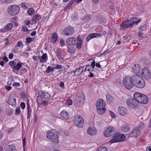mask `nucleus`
Instances as JSON below:
<instances>
[{"mask_svg":"<svg viewBox=\"0 0 151 151\" xmlns=\"http://www.w3.org/2000/svg\"><path fill=\"white\" fill-rule=\"evenodd\" d=\"M140 21V19H138L136 17L131 18L129 20L127 19L122 22L121 25V27L124 28L132 27L134 24H137Z\"/></svg>","mask_w":151,"mask_h":151,"instance_id":"1","label":"nucleus"},{"mask_svg":"<svg viewBox=\"0 0 151 151\" xmlns=\"http://www.w3.org/2000/svg\"><path fill=\"white\" fill-rule=\"evenodd\" d=\"M133 76V86L139 88H142L145 86V83L144 80L138 75Z\"/></svg>","mask_w":151,"mask_h":151,"instance_id":"2","label":"nucleus"},{"mask_svg":"<svg viewBox=\"0 0 151 151\" xmlns=\"http://www.w3.org/2000/svg\"><path fill=\"white\" fill-rule=\"evenodd\" d=\"M47 138L51 140L55 143H58L59 141L58 133L54 130H50L46 134Z\"/></svg>","mask_w":151,"mask_h":151,"instance_id":"3","label":"nucleus"},{"mask_svg":"<svg viewBox=\"0 0 151 151\" xmlns=\"http://www.w3.org/2000/svg\"><path fill=\"white\" fill-rule=\"evenodd\" d=\"M133 97L137 101L138 104H146L148 102V97L145 95L139 93H135L133 95Z\"/></svg>","mask_w":151,"mask_h":151,"instance_id":"4","label":"nucleus"},{"mask_svg":"<svg viewBox=\"0 0 151 151\" xmlns=\"http://www.w3.org/2000/svg\"><path fill=\"white\" fill-rule=\"evenodd\" d=\"M133 76H128L123 80V83L125 87L127 89H130L133 86Z\"/></svg>","mask_w":151,"mask_h":151,"instance_id":"5","label":"nucleus"},{"mask_svg":"<svg viewBox=\"0 0 151 151\" xmlns=\"http://www.w3.org/2000/svg\"><path fill=\"white\" fill-rule=\"evenodd\" d=\"M126 137L124 135L116 133L114 135L113 138L110 140L109 142L111 143H113L118 142H123L126 139Z\"/></svg>","mask_w":151,"mask_h":151,"instance_id":"6","label":"nucleus"},{"mask_svg":"<svg viewBox=\"0 0 151 151\" xmlns=\"http://www.w3.org/2000/svg\"><path fill=\"white\" fill-rule=\"evenodd\" d=\"M20 8L17 5H12L9 6L7 9L8 13L12 15L17 14L19 12Z\"/></svg>","mask_w":151,"mask_h":151,"instance_id":"7","label":"nucleus"},{"mask_svg":"<svg viewBox=\"0 0 151 151\" xmlns=\"http://www.w3.org/2000/svg\"><path fill=\"white\" fill-rule=\"evenodd\" d=\"M74 123L76 126L82 127L84 124L83 119L81 116H77L74 120Z\"/></svg>","mask_w":151,"mask_h":151,"instance_id":"8","label":"nucleus"},{"mask_svg":"<svg viewBox=\"0 0 151 151\" xmlns=\"http://www.w3.org/2000/svg\"><path fill=\"white\" fill-rule=\"evenodd\" d=\"M115 129L112 126H109L106 129L104 132V136L106 137H109L114 134Z\"/></svg>","mask_w":151,"mask_h":151,"instance_id":"9","label":"nucleus"},{"mask_svg":"<svg viewBox=\"0 0 151 151\" xmlns=\"http://www.w3.org/2000/svg\"><path fill=\"white\" fill-rule=\"evenodd\" d=\"M140 74L142 77L146 80L150 78V72L147 68L145 67L142 69V73Z\"/></svg>","mask_w":151,"mask_h":151,"instance_id":"10","label":"nucleus"},{"mask_svg":"<svg viewBox=\"0 0 151 151\" xmlns=\"http://www.w3.org/2000/svg\"><path fill=\"white\" fill-rule=\"evenodd\" d=\"M126 103L128 106L132 108L137 107L139 104L137 101L134 99H129L127 100L126 101Z\"/></svg>","mask_w":151,"mask_h":151,"instance_id":"11","label":"nucleus"},{"mask_svg":"<svg viewBox=\"0 0 151 151\" xmlns=\"http://www.w3.org/2000/svg\"><path fill=\"white\" fill-rule=\"evenodd\" d=\"M63 32L66 36L71 35L74 33V29L72 27H67L63 29Z\"/></svg>","mask_w":151,"mask_h":151,"instance_id":"12","label":"nucleus"},{"mask_svg":"<svg viewBox=\"0 0 151 151\" xmlns=\"http://www.w3.org/2000/svg\"><path fill=\"white\" fill-rule=\"evenodd\" d=\"M140 130L139 128H136L129 133V136L131 137H136L140 134Z\"/></svg>","mask_w":151,"mask_h":151,"instance_id":"13","label":"nucleus"},{"mask_svg":"<svg viewBox=\"0 0 151 151\" xmlns=\"http://www.w3.org/2000/svg\"><path fill=\"white\" fill-rule=\"evenodd\" d=\"M95 65V62L94 60L93 62L91 63V65H87L86 66L85 70L89 72L93 71L94 70Z\"/></svg>","mask_w":151,"mask_h":151,"instance_id":"14","label":"nucleus"},{"mask_svg":"<svg viewBox=\"0 0 151 151\" xmlns=\"http://www.w3.org/2000/svg\"><path fill=\"white\" fill-rule=\"evenodd\" d=\"M101 36V34L99 33H91L87 36L86 40L87 42H88L91 39L95 37H100Z\"/></svg>","mask_w":151,"mask_h":151,"instance_id":"15","label":"nucleus"},{"mask_svg":"<svg viewBox=\"0 0 151 151\" xmlns=\"http://www.w3.org/2000/svg\"><path fill=\"white\" fill-rule=\"evenodd\" d=\"M84 68V66H80L79 68L76 69L74 72L75 75L76 76H80L83 72Z\"/></svg>","mask_w":151,"mask_h":151,"instance_id":"16","label":"nucleus"},{"mask_svg":"<svg viewBox=\"0 0 151 151\" xmlns=\"http://www.w3.org/2000/svg\"><path fill=\"white\" fill-rule=\"evenodd\" d=\"M67 44L70 46H72L76 43V39L74 37L68 38L66 40Z\"/></svg>","mask_w":151,"mask_h":151,"instance_id":"17","label":"nucleus"},{"mask_svg":"<svg viewBox=\"0 0 151 151\" xmlns=\"http://www.w3.org/2000/svg\"><path fill=\"white\" fill-rule=\"evenodd\" d=\"M126 109L122 106H119L117 109V112L118 114L122 116L126 114Z\"/></svg>","mask_w":151,"mask_h":151,"instance_id":"18","label":"nucleus"},{"mask_svg":"<svg viewBox=\"0 0 151 151\" xmlns=\"http://www.w3.org/2000/svg\"><path fill=\"white\" fill-rule=\"evenodd\" d=\"M105 102L104 101L103 99H100L96 102V108H97L105 106Z\"/></svg>","mask_w":151,"mask_h":151,"instance_id":"19","label":"nucleus"},{"mask_svg":"<svg viewBox=\"0 0 151 151\" xmlns=\"http://www.w3.org/2000/svg\"><path fill=\"white\" fill-rule=\"evenodd\" d=\"M40 96L44 99H48L50 98L51 96L47 92L44 91H41Z\"/></svg>","mask_w":151,"mask_h":151,"instance_id":"20","label":"nucleus"},{"mask_svg":"<svg viewBox=\"0 0 151 151\" xmlns=\"http://www.w3.org/2000/svg\"><path fill=\"white\" fill-rule=\"evenodd\" d=\"M61 116L64 119L67 120L70 117V115L68 112L65 111L63 110L60 113Z\"/></svg>","mask_w":151,"mask_h":151,"instance_id":"21","label":"nucleus"},{"mask_svg":"<svg viewBox=\"0 0 151 151\" xmlns=\"http://www.w3.org/2000/svg\"><path fill=\"white\" fill-rule=\"evenodd\" d=\"M134 72L138 74V75L140 74L139 73L140 70V68L139 65V64L135 65L132 68Z\"/></svg>","mask_w":151,"mask_h":151,"instance_id":"22","label":"nucleus"},{"mask_svg":"<svg viewBox=\"0 0 151 151\" xmlns=\"http://www.w3.org/2000/svg\"><path fill=\"white\" fill-rule=\"evenodd\" d=\"M5 150L6 151H15V147L13 145L9 144L6 146Z\"/></svg>","mask_w":151,"mask_h":151,"instance_id":"23","label":"nucleus"},{"mask_svg":"<svg viewBox=\"0 0 151 151\" xmlns=\"http://www.w3.org/2000/svg\"><path fill=\"white\" fill-rule=\"evenodd\" d=\"M85 98V96L83 95H78L76 97L77 101L82 104H83V103L84 100Z\"/></svg>","mask_w":151,"mask_h":151,"instance_id":"24","label":"nucleus"},{"mask_svg":"<svg viewBox=\"0 0 151 151\" xmlns=\"http://www.w3.org/2000/svg\"><path fill=\"white\" fill-rule=\"evenodd\" d=\"M41 16L38 14L34 15L32 18V21L34 24H36L41 19Z\"/></svg>","mask_w":151,"mask_h":151,"instance_id":"25","label":"nucleus"},{"mask_svg":"<svg viewBox=\"0 0 151 151\" xmlns=\"http://www.w3.org/2000/svg\"><path fill=\"white\" fill-rule=\"evenodd\" d=\"M39 57L40 61L41 63L43 62L45 63L47 59V57L46 53H44L42 56Z\"/></svg>","mask_w":151,"mask_h":151,"instance_id":"26","label":"nucleus"},{"mask_svg":"<svg viewBox=\"0 0 151 151\" xmlns=\"http://www.w3.org/2000/svg\"><path fill=\"white\" fill-rule=\"evenodd\" d=\"M87 133L90 135H93L96 134L95 129L94 128L90 127L87 130Z\"/></svg>","mask_w":151,"mask_h":151,"instance_id":"27","label":"nucleus"},{"mask_svg":"<svg viewBox=\"0 0 151 151\" xmlns=\"http://www.w3.org/2000/svg\"><path fill=\"white\" fill-rule=\"evenodd\" d=\"M105 107V106H103L100 108H96L97 112L99 114H102L105 112L106 109Z\"/></svg>","mask_w":151,"mask_h":151,"instance_id":"28","label":"nucleus"},{"mask_svg":"<svg viewBox=\"0 0 151 151\" xmlns=\"http://www.w3.org/2000/svg\"><path fill=\"white\" fill-rule=\"evenodd\" d=\"M58 38V35L56 33L54 32L52 35L51 41L52 42H56Z\"/></svg>","mask_w":151,"mask_h":151,"instance_id":"29","label":"nucleus"},{"mask_svg":"<svg viewBox=\"0 0 151 151\" xmlns=\"http://www.w3.org/2000/svg\"><path fill=\"white\" fill-rule=\"evenodd\" d=\"M9 104L14 107L16 106V99L15 98H12L10 99L9 102Z\"/></svg>","mask_w":151,"mask_h":151,"instance_id":"30","label":"nucleus"},{"mask_svg":"<svg viewBox=\"0 0 151 151\" xmlns=\"http://www.w3.org/2000/svg\"><path fill=\"white\" fill-rule=\"evenodd\" d=\"M42 98L40 96H38L37 98V101L38 105H42V102L43 101Z\"/></svg>","mask_w":151,"mask_h":151,"instance_id":"31","label":"nucleus"},{"mask_svg":"<svg viewBox=\"0 0 151 151\" xmlns=\"http://www.w3.org/2000/svg\"><path fill=\"white\" fill-rule=\"evenodd\" d=\"M57 56L58 58H62L61 51L60 49H58L55 51Z\"/></svg>","mask_w":151,"mask_h":151,"instance_id":"32","label":"nucleus"},{"mask_svg":"<svg viewBox=\"0 0 151 151\" xmlns=\"http://www.w3.org/2000/svg\"><path fill=\"white\" fill-rule=\"evenodd\" d=\"M129 127L127 125L124 126L121 128V130L124 132H128L129 131Z\"/></svg>","mask_w":151,"mask_h":151,"instance_id":"33","label":"nucleus"},{"mask_svg":"<svg viewBox=\"0 0 151 151\" xmlns=\"http://www.w3.org/2000/svg\"><path fill=\"white\" fill-rule=\"evenodd\" d=\"M27 118L28 119H29L31 116V111L30 110V105L28 104H27Z\"/></svg>","mask_w":151,"mask_h":151,"instance_id":"34","label":"nucleus"},{"mask_svg":"<svg viewBox=\"0 0 151 151\" xmlns=\"http://www.w3.org/2000/svg\"><path fill=\"white\" fill-rule=\"evenodd\" d=\"M13 27V25L12 23H9L6 24L4 27V29L6 30L11 29Z\"/></svg>","mask_w":151,"mask_h":151,"instance_id":"35","label":"nucleus"},{"mask_svg":"<svg viewBox=\"0 0 151 151\" xmlns=\"http://www.w3.org/2000/svg\"><path fill=\"white\" fill-rule=\"evenodd\" d=\"M75 49L73 47L69 48L67 50V52L70 54H73L75 53Z\"/></svg>","mask_w":151,"mask_h":151,"instance_id":"36","label":"nucleus"},{"mask_svg":"<svg viewBox=\"0 0 151 151\" xmlns=\"http://www.w3.org/2000/svg\"><path fill=\"white\" fill-rule=\"evenodd\" d=\"M28 14L30 15H32L35 14V11L32 8H30L27 11Z\"/></svg>","mask_w":151,"mask_h":151,"instance_id":"37","label":"nucleus"},{"mask_svg":"<svg viewBox=\"0 0 151 151\" xmlns=\"http://www.w3.org/2000/svg\"><path fill=\"white\" fill-rule=\"evenodd\" d=\"M106 97L107 101L109 102L112 101L113 99V97L109 94L107 95Z\"/></svg>","mask_w":151,"mask_h":151,"instance_id":"38","label":"nucleus"},{"mask_svg":"<svg viewBox=\"0 0 151 151\" xmlns=\"http://www.w3.org/2000/svg\"><path fill=\"white\" fill-rule=\"evenodd\" d=\"M73 0H70L68 3V4L67 6H66V7H65V10H68V9H69L70 6L73 4Z\"/></svg>","mask_w":151,"mask_h":151,"instance_id":"39","label":"nucleus"},{"mask_svg":"<svg viewBox=\"0 0 151 151\" xmlns=\"http://www.w3.org/2000/svg\"><path fill=\"white\" fill-rule=\"evenodd\" d=\"M107 149L106 147H98L97 150L96 151H107Z\"/></svg>","mask_w":151,"mask_h":151,"instance_id":"40","label":"nucleus"},{"mask_svg":"<svg viewBox=\"0 0 151 151\" xmlns=\"http://www.w3.org/2000/svg\"><path fill=\"white\" fill-rule=\"evenodd\" d=\"M22 67V65L21 64L18 63L15 65V66L14 67V69L16 70H18Z\"/></svg>","mask_w":151,"mask_h":151,"instance_id":"41","label":"nucleus"},{"mask_svg":"<svg viewBox=\"0 0 151 151\" xmlns=\"http://www.w3.org/2000/svg\"><path fill=\"white\" fill-rule=\"evenodd\" d=\"M9 63L10 66L12 67V68L14 69V67L15 66L16 64V62L14 60L10 61L9 62Z\"/></svg>","mask_w":151,"mask_h":151,"instance_id":"42","label":"nucleus"},{"mask_svg":"<svg viewBox=\"0 0 151 151\" xmlns=\"http://www.w3.org/2000/svg\"><path fill=\"white\" fill-rule=\"evenodd\" d=\"M54 71V69L53 68L48 66L47 68L46 71L47 73H49L50 72H53Z\"/></svg>","mask_w":151,"mask_h":151,"instance_id":"43","label":"nucleus"},{"mask_svg":"<svg viewBox=\"0 0 151 151\" xmlns=\"http://www.w3.org/2000/svg\"><path fill=\"white\" fill-rule=\"evenodd\" d=\"M83 41L80 40V42H78L76 44V48L78 49H80L81 47V44L83 43Z\"/></svg>","mask_w":151,"mask_h":151,"instance_id":"44","label":"nucleus"},{"mask_svg":"<svg viewBox=\"0 0 151 151\" xmlns=\"http://www.w3.org/2000/svg\"><path fill=\"white\" fill-rule=\"evenodd\" d=\"M14 79L12 78H9L8 79V81L7 83L9 85H11L12 82H14Z\"/></svg>","mask_w":151,"mask_h":151,"instance_id":"45","label":"nucleus"},{"mask_svg":"<svg viewBox=\"0 0 151 151\" xmlns=\"http://www.w3.org/2000/svg\"><path fill=\"white\" fill-rule=\"evenodd\" d=\"M20 112V107H17L15 110V114L16 115H19Z\"/></svg>","mask_w":151,"mask_h":151,"instance_id":"46","label":"nucleus"},{"mask_svg":"<svg viewBox=\"0 0 151 151\" xmlns=\"http://www.w3.org/2000/svg\"><path fill=\"white\" fill-rule=\"evenodd\" d=\"M146 28L145 24H143L140 27H139V29L141 31L144 30Z\"/></svg>","mask_w":151,"mask_h":151,"instance_id":"47","label":"nucleus"},{"mask_svg":"<svg viewBox=\"0 0 151 151\" xmlns=\"http://www.w3.org/2000/svg\"><path fill=\"white\" fill-rule=\"evenodd\" d=\"M2 2L5 3H9L12 2L13 0H1Z\"/></svg>","mask_w":151,"mask_h":151,"instance_id":"48","label":"nucleus"},{"mask_svg":"<svg viewBox=\"0 0 151 151\" xmlns=\"http://www.w3.org/2000/svg\"><path fill=\"white\" fill-rule=\"evenodd\" d=\"M18 47H20L23 46V44L22 41H19L17 43V45Z\"/></svg>","mask_w":151,"mask_h":151,"instance_id":"49","label":"nucleus"},{"mask_svg":"<svg viewBox=\"0 0 151 151\" xmlns=\"http://www.w3.org/2000/svg\"><path fill=\"white\" fill-rule=\"evenodd\" d=\"M26 42L28 43H30L32 40V38L30 37H27L26 39Z\"/></svg>","mask_w":151,"mask_h":151,"instance_id":"50","label":"nucleus"},{"mask_svg":"<svg viewBox=\"0 0 151 151\" xmlns=\"http://www.w3.org/2000/svg\"><path fill=\"white\" fill-rule=\"evenodd\" d=\"M67 103L68 105H70L72 104V101L71 99H69L67 100Z\"/></svg>","mask_w":151,"mask_h":151,"instance_id":"51","label":"nucleus"},{"mask_svg":"<svg viewBox=\"0 0 151 151\" xmlns=\"http://www.w3.org/2000/svg\"><path fill=\"white\" fill-rule=\"evenodd\" d=\"M60 43L61 47H63L64 45L65 41L63 39H62L60 40Z\"/></svg>","mask_w":151,"mask_h":151,"instance_id":"52","label":"nucleus"},{"mask_svg":"<svg viewBox=\"0 0 151 151\" xmlns=\"http://www.w3.org/2000/svg\"><path fill=\"white\" fill-rule=\"evenodd\" d=\"M21 106L22 109H24L25 107V103L23 102H22L21 104Z\"/></svg>","mask_w":151,"mask_h":151,"instance_id":"53","label":"nucleus"},{"mask_svg":"<svg viewBox=\"0 0 151 151\" xmlns=\"http://www.w3.org/2000/svg\"><path fill=\"white\" fill-rule=\"evenodd\" d=\"M20 85V83L18 82H14L13 83V86H19Z\"/></svg>","mask_w":151,"mask_h":151,"instance_id":"54","label":"nucleus"},{"mask_svg":"<svg viewBox=\"0 0 151 151\" xmlns=\"http://www.w3.org/2000/svg\"><path fill=\"white\" fill-rule=\"evenodd\" d=\"M48 101H44L42 102V104H43L44 106H47L48 104Z\"/></svg>","mask_w":151,"mask_h":151,"instance_id":"55","label":"nucleus"},{"mask_svg":"<svg viewBox=\"0 0 151 151\" xmlns=\"http://www.w3.org/2000/svg\"><path fill=\"white\" fill-rule=\"evenodd\" d=\"M62 67V66L61 65H57L55 67V69H59L61 68Z\"/></svg>","mask_w":151,"mask_h":151,"instance_id":"56","label":"nucleus"},{"mask_svg":"<svg viewBox=\"0 0 151 151\" xmlns=\"http://www.w3.org/2000/svg\"><path fill=\"white\" fill-rule=\"evenodd\" d=\"M89 72V74L88 76L89 77H93L94 76L93 73H92L91 71H90Z\"/></svg>","mask_w":151,"mask_h":151,"instance_id":"57","label":"nucleus"},{"mask_svg":"<svg viewBox=\"0 0 151 151\" xmlns=\"http://www.w3.org/2000/svg\"><path fill=\"white\" fill-rule=\"evenodd\" d=\"M109 113L110 114L111 116H112V117H114L115 116V115L114 114L112 111H109Z\"/></svg>","mask_w":151,"mask_h":151,"instance_id":"58","label":"nucleus"},{"mask_svg":"<svg viewBox=\"0 0 151 151\" xmlns=\"http://www.w3.org/2000/svg\"><path fill=\"white\" fill-rule=\"evenodd\" d=\"M3 60L6 62H7L9 61L8 58L6 56H4L3 58Z\"/></svg>","mask_w":151,"mask_h":151,"instance_id":"59","label":"nucleus"},{"mask_svg":"<svg viewBox=\"0 0 151 151\" xmlns=\"http://www.w3.org/2000/svg\"><path fill=\"white\" fill-rule=\"evenodd\" d=\"M13 57V54L12 53H10L9 55V58L10 59H12Z\"/></svg>","mask_w":151,"mask_h":151,"instance_id":"60","label":"nucleus"},{"mask_svg":"<svg viewBox=\"0 0 151 151\" xmlns=\"http://www.w3.org/2000/svg\"><path fill=\"white\" fill-rule=\"evenodd\" d=\"M60 86L61 87L63 88L64 87V83L63 82H61L60 84Z\"/></svg>","mask_w":151,"mask_h":151,"instance_id":"61","label":"nucleus"},{"mask_svg":"<svg viewBox=\"0 0 151 151\" xmlns=\"http://www.w3.org/2000/svg\"><path fill=\"white\" fill-rule=\"evenodd\" d=\"M91 18V15H87L85 17L86 19H89Z\"/></svg>","mask_w":151,"mask_h":151,"instance_id":"62","label":"nucleus"},{"mask_svg":"<svg viewBox=\"0 0 151 151\" xmlns=\"http://www.w3.org/2000/svg\"><path fill=\"white\" fill-rule=\"evenodd\" d=\"M36 31H34L31 33H30V35L31 36H34L36 35Z\"/></svg>","mask_w":151,"mask_h":151,"instance_id":"63","label":"nucleus"},{"mask_svg":"<svg viewBox=\"0 0 151 151\" xmlns=\"http://www.w3.org/2000/svg\"><path fill=\"white\" fill-rule=\"evenodd\" d=\"M25 23L27 25H29L30 23V21L28 20H25Z\"/></svg>","mask_w":151,"mask_h":151,"instance_id":"64","label":"nucleus"}]
</instances>
